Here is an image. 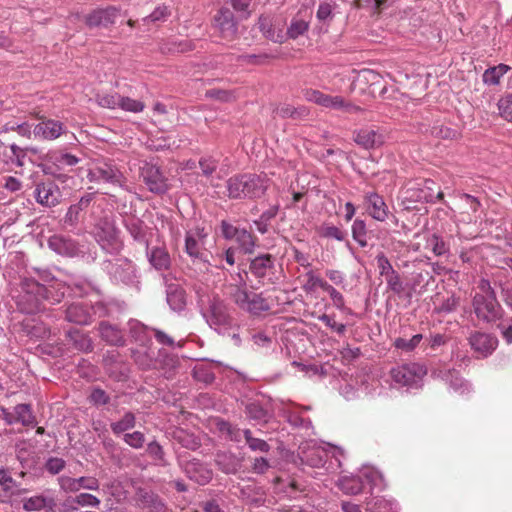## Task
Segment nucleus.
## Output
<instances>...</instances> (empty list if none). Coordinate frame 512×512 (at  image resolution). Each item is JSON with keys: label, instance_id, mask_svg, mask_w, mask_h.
<instances>
[{"label": "nucleus", "instance_id": "c85d7f7f", "mask_svg": "<svg viewBox=\"0 0 512 512\" xmlns=\"http://www.w3.org/2000/svg\"><path fill=\"white\" fill-rule=\"evenodd\" d=\"M55 502L51 497L44 495H36L27 498L23 502V508L25 511H45L49 512L54 507Z\"/></svg>", "mask_w": 512, "mask_h": 512}, {"label": "nucleus", "instance_id": "c03bdc74", "mask_svg": "<svg viewBox=\"0 0 512 512\" xmlns=\"http://www.w3.org/2000/svg\"><path fill=\"white\" fill-rule=\"evenodd\" d=\"M120 94L112 93V94H97L96 102L99 106L108 109H116L119 108L120 103Z\"/></svg>", "mask_w": 512, "mask_h": 512}, {"label": "nucleus", "instance_id": "ea45409f", "mask_svg": "<svg viewBox=\"0 0 512 512\" xmlns=\"http://www.w3.org/2000/svg\"><path fill=\"white\" fill-rule=\"evenodd\" d=\"M276 113L279 116H281L282 118H289V117L299 118V117L307 116L309 113V110L304 106L295 108L289 104H283L276 109Z\"/></svg>", "mask_w": 512, "mask_h": 512}, {"label": "nucleus", "instance_id": "ddd939ff", "mask_svg": "<svg viewBox=\"0 0 512 512\" xmlns=\"http://www.w3.org/2000/svg\"><path fill=\"white\" fill-rule=\"evenodd\" d=\"M66 131L62 122L54 119H42L33 127V136L39 140L53 141Z\"/></svg>", "mask_w": 512, "mask_h": 512}, {"label": "nucleus", "instance_id": "de8ad7c7", "mask_svg": "<svg viewBox=\"0 0 512 512\" xmlns=\"http://www.w3.org/2000/svg\"><path fill=\"white\" fill-rule=\"evenodd\" d=\"M72 502L81 507L99 508L101 501L98 497L90 493H80L76 495Z\"/></svg>", "mask_w": 512, "mask_h": 512}, {"label": "nucleus", "instance_id": "f3484780", "mask_svg": "<svg viewBox=\"0 0 512 512\" xmlns=\"http://www.w3.org/2000/svg\"><path fill=\"white\" fill-rule=\"evenodd\" d=\"M364 205L367 213L375 220L383 222L387 219L389 209L382 196L375 192L364 195Z\"/></svg>", "mask_w": 512, "mask_h": 512}, {"label": "nucleus", "instance_id": "49530a36", "mask_svg": "<svg viewBox=\"0 0 512 512\" xmlns=\"http://www.w3.org/2000/svg\"><path fill=\"white\" fill-rule=\"evenodd\" d=\"M326 452L322 449H311L305 454V461L311 467H322L326 461Z\"/></svg>", "mask_w": 512, "mask_h": 512}, {"label": "nucleus", "instance_id": "13d9d810", "mask_svg": "<svg viewBox=\"0 0 512 512\" xmlns=\"http://www.w3.org/2000/svg\"><path fill=\"white\" fill-rule=\"evenodd\" d=\"M170 15L168 8L166 6H158L155 10L147 17L142 19L144 24H148L149 22H159L165 21Z\"/></svg>", "mask_w": 512, "mask_h": 512}, {"label": "nucleus", "instance_id": "a18cd8bd", "mask_svg": "<svg viewBox=\"0 0 512 512\" xmlns=\"http://www.w3.org/2000/svg\"><path fill=\"white\" fill-rule=\"evenodd\" d=\"M403 200L408 202H429L431 196L423 193L420 187H411L403 191Z\"/></svg>", "mask_w": 512, "mask_h": 512}, {"label": "nucleus", "instance_id": "2f4dec72", "mask_svg": "<svg viewBox=\"0 0 512 512\" xmlns=\"http://www.w3.org/2000/svg\"><path fill=\"white\" fill-rule=\"evenodd\" d=\"M135 425L136 417L134 413L128 411L118 421L112 422L110 427L115 435H120L133 429Z\"/></svg>", "mask_w": 512, "mask_h": 512}, {"label": "nucleus", "instance_id": "9d476101", "mask_svg": "<svg viewBox=\"0 0 512 512\" xmlns=\"http://www.w3.org/2000/svg\"><path fill=\"white\" fill-rule=\"evenodd\" d=\"M60 488L67 493H76L80 490L98 491L100 482L94 476H81L73 478L70 476H61L58 478Z\"/></svg>", "mask_w": 512, "mask_h": 512}, {"label": "nucleus", "instance_id": "5fc2aeb1", "mask_svg": "<svg viewBox=\"0 0 512 512\" xmlns=\"http://www.w3.org/2000/svg\"><path fill=\"white\" fill-rule=\"evenodd\" d=\"M498 109L505 120L512 122V94H508L499 100Z\"/></svg>", "mask_w": 512, "mask_h": 512}, {"label": "nucleus", "instance_id": "7c9ffc66", "mask_svg": "<svg viewBox=\"0 0 512 512\" xmlns=\"http://www.w3.org/2000/svg\"><path fill=\"white\" fill-rule=\"evenodd\" d=\"M257 25L266 38L279 43L284 41L283 30L273 28L272 19L269 16H261Z\"/></svg>", "mask_w": 512, "mask_h": 512}, {"label": "nucleus", "instance_id": "6e6552de", "mask_svg": "<svg viewBox=\"0 0 512 512\" xmlns=\"http://www.w3.org/2000/svg\"><path fill=\"white\" fill-rule=\"evenodd\" d=\"M473 307L477 317L486 322H493L501 316L496 296H474Z\"/></svg>", "mask_w": 512, "mask_h": 512}, {"label": "nucleus", "instance_id": "5701e85b", "mask_svg": "<svg viewBox=\"0 0 512 512\" xmlns=\"http://www.w3.org/2000/svg\"><path fill=\"white\" fill-rule=\"evenodd\" d=\"M214 21L222 38L227 40L234 38L237 28L233 19V14L229 9H221L215 16Z\"/></svg>", "mask_w": 512, "mask_h": 512}, {"label": "nucleus", "instance_id": "58836bf2", "mask_svg": "<svg viewBox=\"0 0 512 512\" xmlns=\"http://www.w3.org/2000/svg\"><path fill=\"white\" fill-rule=\"evenodd\" d=\"M100 334L101 337L110 344H122V335L120 331L107 323H101Z\"/></svg>", "mask_w": 512, "mask_h": 512}, {"label": "nucleus", "instance_id": "69168bd1", "mask_svg": "<svg viewBox=\"0 0 512 512\" xmlns=\"http://www.w3.org/2000/svg\"><path fill=\"white\" fill-rule=\"evenodd\" d=\"M361 476L366 479V481L374 486L378 485L379 482L382 481L381 473L370 467H365L361 471Z\"/></svg>", "mask_w": 512, "mask_h": 512}, {"label": "nucleus", "instance_id": "774afa93", "mask_svg": "<svg viewBox=\"0 0 512 512\" xmlns=\"http://www.w3.org/2000/svg\"><path fill=\"white\" fill-rule=\"evenodd\" d=\"M387 286L389 289H391L393 292L399 294L403 291V285L402 281L400 279L399 274L394 271L392 274H389L385 277Z\"/></svg>", "mask_w": 512, "mask_h": 512}, {"label": "nucleus", "instance_id": "4d7b16f0", "mask_svg": "<svg viewBox=\"0 0 512 512\" xmlns=\"http://www.w3.org/2000/svg\"><path fill=\"white\" fill-rule=\"evenodd\" d=\"M427 248L431 249L437 256H441L447 252L444 241L436 234L431 235L427 239Z\"/></svg>", "mask_w": 512, "mask_h": 512}, {"label": "nucleus", "instance_id": "bb28decb", "mask_svg": "<svg viewBox=\"0 0 512 512\" xmlns=\"http://www.w3.org/2000/svg\"><path fill=\"white\" fill-rule=\"evenodd\" d=\"M66 319L80 325H86L91 320V314L82 303H73L66 310Z\"/></svg>", "mask_w": 512, "mask_h": 512}, {"label": "nucleus", "instance_id": "a211bd4d", "mask_svg": "<svg viewBox=\"0 0 512 512\" xmlns=\"http://www.w3.org/2000/svg\"><path fill=\"white\" fill-rule=\"evenodd\" d=\"M119 9L114 6H109L105 9H96L85 16V23L87 26L93 27H107L113 24L118 17Z\"/></svg>", "mask_w": 512, "mask_h": 512}, {"label": "nucleus", "instance_id": "b1692460", "mask_svg": "<svg viewBox=\"0 0 512 512\" xmlns=\"http://www.w3.org/2000/svg\"><path fill=\"white\" fill-rule=\"evenodd\" d=\"M184 472L191 480L200 485H205L212 479V471L196 459L185 464Z\"/></svg>", "mask_w": 512, "mask_h": 512}, {"label": "nucleus", "instance_id": "864d4df0", "mask_svg": "<svg viewBox=\"0 0 512 512\" xmlns=\"http://www.w3.org/2000/svg\"><path fill=\"white\" fill-rule=\"evenodd\" d=\"M123 441L134 449H140L144 446L145 435L140 431L125 433L123 435Z\"/></svg>", "mask_w": 512, "mask_h": 512}, {"label": "nucleus", "instance_id": "79ce46f5", "mask_svg": "<svg viewBox=\"0 0 512 512\" xmlns=\"http://www.w3.org/2000/svg\"><path fill=\"white\" fill-rule=\"evenodd\" d=\"M243 435H244V438H245V441H246L248 447L252 451L266 453L270 450V445L262 439L253 437L252 432L250 430H248V429L244 430Z\"/></svg>", "mask_w": 512, "mask_h": 512}, {"label": "nucleus", "instance_id": "c9c22d12", "mask_svg": "<svg viewBox=\"0 0 512 512\" xmlns=\"http://www.w3.org/2000/svg\"><path fill=\"white\" fill-rule=\"evenodd\" d=\"M327 283V281L323 280L318 275H316L312 270H310L304 274V283L302 288L307 293H313L318 288H321L323 290Z\"/></svg>", "mask_w": 512, "mask_h": 512}, {"label": "nucleus", "instance_id": "39448f33", "mask_svg": "<svg viewBox=\"0 0 512 512\" xmlns=\"http://www.w3.org/2000/svg\"><path fill=\"white\" fill-rule=\"evenodd\" d=\"M427 374V369L419 363L397 366L390 372L393 382L399 386L418 387Z\"/></svg>", "mask_w": 512, "mask_h": 512}, {"label": "nucleus", "instance_id": "bf43d9fd", "mask_svg": "<svg viewBox=\"0 0 512 512\" xmlns=\"http://www.w3.org/2000/svg\"><path fill=\"white\" fill-rule=\"evenodd\" d=\"M147 453L150 457H152L154 460L159 462L162 465L166 464L165 460V453L163 451L162 446L156 442L152 441L147 445Z\"/></svg>", "mask_w": 512, "mask_h": 512}, {"label": "nucleus", "instance_id": "20e7f679", "mask_svg": "<svg viewBox=\"0 0 512 512\" xmlns=\"http://www.w3.org/2000/svg\"><path fill=\"white\" fill-rule=\"evenodd\" d=\"M303 96L308 102L315 103L324 108L340 110L345 113H358L361 108L350 101H347L342 96H332L324 94L323 92L315 89L303 90Z\"/></svg>", "mask_w": 512, "mask_h": 512}, {"label": "nucleus", "instance_id": "4be33fe9", "mask_svg": "<svg viewBox=\"0 0 512 512\" xmlns=\"http://www.w3.org/2000/svg\"><path fill=\"white\" fill-rule=\"evenodd\" d=\"M96 234L103 248L111 251L120 249L121 242L118 238V231L112 223L105 221L103 226H99Z\"/></svg>", "mask_w": 512, "mask_h": 512}, {"label": "nucleus", "instance_id": "603ef678", "mask_svg": "<svg viewBox=\"0 0 512 512\" xmlns=\"http://www.w3.org/2000/svg\"><path fill=\"white\" fill-rule=\"evenodd\" d=\"M448 382L450 387L459 394H465L470 390L469 384L456 372L449 373Z\"/></svg>", "mask_w": 512, "mask_h": 512}, {"label": "nucleus", "instance_id": "473e14b6", "mask_svg": "<svg viewBox=\"0 0 512 512\" xmlns=\"http://www.w3.org/2000/svg\"><path fill=\"white\" fill-rule=\"evenodd\" d=\"M14 413L17 423H21L23 426H34L36 424V418L30 405L18 404L14 407Z\"/></svg>", "mask_w": 512, "mask_h": 512}, {"label": "nucleus", "instance_id": "7ed1b4c3", "mask_svg": "<svg viewBox=\"0 0 512 512\" xmlns=\"http://www.w3.org/2000/svg\"><path fill=\"white\" fill-rule=\"evenodd\" d=\"M208 232L204 227H195L186 232L185 252L191 258L197 273L209 272L210 262L205 249Z\"/></svg>", "mask_w": 512, "mask_h": 512}, {"label": "nucleus", "instance_id": "6ab92c4d", "mask_svg": "<svg viewBox=\"0 0 512 512\" xmlns=\"http://www.w3.org/2000/svg\"><path fill=\"white\" fill-rule=\"evenodd\" d=\"M471 348L482 357L490 355L497 347L498 340L487 333L475 332L469 338Z\"/></svg>", "mask_w": 512, "mask_h": 512}, {"label": "nucleus", "instance_id": "e2e57ef3", "mask_svg": "<svg viewBox=\"0 0 512 512\" xmlns=\"http://www.w3.org/2000/svg\"><path fill=\"white\" fill-rule=\"evenodd\" d=\"M318 319L323 322L327 327L336 331L338 334L342 335L346 331V326L342 323H337L333 316L322 314L318 317Z\"/></svg>", "mask_w": 512, "mask_h": 512}, {"label": "nucleus", "instance_id": "393cba45", "mask_svg": "<svg viewBox=\"0 0 512 512\" xmlns=\"http://www.w3.org/2000/svg\"><path fill=\"white\" fill-rule=\"evenodd\" d=\"M147 257L156 270H167L171 265L170 255L164 247L147 246Z\"/></svg>", "mask_w": 512, "mask_h": 512}, {"label": "nucleus", "instance_id": "aec40b11", "mask_svg": "<svg viewBox=\"0 0 512 512\" xmlns=\"http://www.w3.org/2000/svg\"><path fill=\"white\" fill-rule=\"evenodd\" d=\"M46 165L55 167L56 170H65L68 167H73L79 163V159L70 153L60 150H51L45 156ZM52 167L47 166L50 170Z\"/></svg>", "mask_w": 512, "mask_h": 512}, {"label": "nucleus", "instance_id": "e433bc0d", "mask_svg": "<svg viewBox=\"0 0 512 512\" xmlns=\"http://www.w3.org/2000/svg\"><path fill=\"white\" fill-rule=\"evenodd\" d=\"M340 489L351 495H356L363 490V482L360 477H343L339 480Z\"/></svg>", "mask_w": 512, "mask_h": 512}, {"label": "nucleus", "instance_id": "a19ab883", "mask_svg": "<svg viewBox=\"0 0 512 512\" xmlns=\"http://www.w3.org/2000/svg\"><path fill=\"white\" fill-rule=\"evenodd\" d=\"M367 512H397L396 504L385 498H377L373 503H368Z\"/></svg>", "mask_w": 512, "mask_h": 512}, {"label": "nucleus", "instance_id": "338daca9", "mask_svg": "<svg viewBox=\"0 0 512 512\" xmlns=\"http://www.w3.org/2000/svg\"><path fill=\"white\" fill-rule=\"evenodd\" d=\"M103 490L110 496L114 497L117 501H119L123 495L120 482L117 480L105 483L103 485Z\"/></svg>", "mask_w": 512, "mask_h": 512}, {"label": "nucleus", "instance_id": "f03ea898", "mask_svg": "<svg viewBox=\"0 0 512 512\" xmlns=\"http://www.w3.org/2000/svg\"><path fill=\"white\" fill-rule=\"evenodd\" d=\"M269 184L266 174L245 173L230 177L226 187L231 199H257L265 194Z\"/></svg>", "mask_w": 512, "mask_h": 512}, {"label": "nucleus", "instance_id": "4c0bfd02", "mask_svg": "<svg viewBox=\"0 0 512 512\" xmlns=\"http://www.w3.org/2000/svg\"><path fill=\"white\" fill-rule=\"evenodd\" d=\"M247 416L257 422H267L270 414L258 402H251L246 406Z\"/></svg>", "mask_w": 512, "mask_h": 512}, {"label": "nucleus", "instance_id": "0eeeda50", "mask_svg": "<svg viewBox=\"0 0 512 512\" xmlns=\"http://www.w3.org/2000/svg\"><path fill=\"white\" fill-rule=\"evenodd\" d=\"M87 177L90 182L108 183L122 186L124 176L122 172L111 163L99 162L94 164L88 171Z\"/></svg>", "mask_w": 512, "mask_h": 512}, {"label": "nucleus", "instance_id": "f704fd0d", "mask_svg": "<svg viewBox=\"0 0 512 512\" xmlns=\"http://www.w3.org/2000/svg\"><path fill=\"white\" fill-rule=\"evenodd\" d=\"M234 239L244 253L250 254L254 251L256 238L249 231L240 229Z\"/></svg>", "mask_w": 512, "mask_h": 512}, {"label": "nucleus", "instance_id": "3c124183", "mask_svg": "<svg viewBox=\"0 0 512 512\" xmlns=\"http://www.w3.org/2000/svg\"><path fill=\"white\" fill-rule=\"evenodd\" d=\"M127 229L135 240L146 242V228L143 222L138 219L131 220L127 224Z\"/></svg>", "mask_w": 512, "mask_h": 512}, {"label": "nucleus", "instance_id": "cd10ccee", "mask_svg": "<svg viewBox=\"0 0 512 512\" xmlns=\"http://www.w3.org/2000/svg\"><path fill=\"white\" fill-rule=\"evenodd\" d=\"M18 486L7 470L0 468V501L6 502L16 495Z\"/></svg>", "mask_w": 512, "mask_h": 512}, {"label": "nucleus", "instance_id": "9b49d317", "mask_svg": "<svg viewBox=\"0 0 512 512\" xmlns=\"http://www.w3.org/2000/svg\"><path fill=\"white\" fill-rule=\"evenodd\" d=\"M61 191L52 181H42L36 184L34 197L38 204L44 207H54L61 201Z\"/></svg>", "mask_w": 512, "mask_h": 512}, {"label": "nucleus", "instance_id": "09e8293b", "mask_svg": "<svg viewBox=\"0 0 512 512\" xmlns=\"http://www.w3.org/2000/svg\"><path fill=\"white\" fill-rule=\"evenodd\" d=\"M423 336L421 334L414 335L411 339H405V338H396L394 341V346L397 349H400L405 352H410L414 350L419 343L421 342Z\"/></svg>", "mask_w": 512, "mask_h": 512}, {"label": "nucleus", "instance_id": "8fccbe9b", "mask_svg": "<svg viewBox=\"0 0 512 512\" xmlns=\"http://www.w3.org/2000/svg\"><path fill=\"white\" fill-rule=\"evenodd\" d=\"M353 239L362 247L367 244L366 241V224L363 220L356 219L352 224Z\"/></svg>", "mask_w": 512, "mask_h": 512}, {"label": "nucleus", "instance_id": "c756f323", "mask_svg": "<svg viewBox=\"0 0 512 512\" xmlns=\"http://www.w3.org/2000/svg\"><path fill=\"white\" fill-rule=\"evenodd\" d=\"M167 303L172 310L182 311L186 306L185 291L177 285H169L167 288Z\"/></svg>", "mask_w": 512, "mask_h": 512}, {"label": "nucleus", "instance_id": "423d86ee", "mask_svg": "<svg viewBox=\"0 0 512 512\" xmlns=\"http://www.w3.org/2000/svg\"><path fill=\"white\" fill-rule=\"evenodd\" d=\"M233 301L242 309L252 314H259L270 309L268 301L261 294L248 292L246 289L235 288L231 292Z\"/></svg>", "mask_w": 512, "mask_h": 512}, {"label": "nucleus", "instance_id": "052dcab7", "mask_svg": "<svg viewBox=\"0 0 512 512\" xmlns=\"http://www.w3.org/2000/svg\"><path fill=\"white\" fill-rule=\"evenodd\" d=\"M320 233L323 237L333 238L338 241H343L345 239V233L340 230L338 227L333 225H324L321 227Z\"/></svg>", "mask_w": 512, "mask_h": 512}, {"label": "nucleus", "instance_id": "412c9836", "mask_svg": "<svg viewBox=\"0 0 512 512\" xmlns=\"http://www.w3.org/2000/svg\"><path fill=\"white\" fill-rule=\"evenodd\" d=\"M136 504L140 508L148 509L149 512H164L166 505L162 499L153 491L139 489L136 493Z\"/></svg>", "mask_w": 512, "mask_h": 512}, {"label": "nucleus", "instance_id": "6e6d98bb", "mask_svg": "<svg viewBox=\"0 0 512 512\" xmlns=\"http://www.w3.org/2000/svg\"><path fill=\"white\" fill-rule=\"evenodd\" d=\"M308 30V23L302 19H293L288 30L287 34L290 38H297L300 35H303Z\"/></svg>", "mask_w": 512, "mask_h": 512}, {"label": "nucleus", "instance_id": "72a5a7b5", "mask_svg": "<svg viewBox=\"0 0 512 512\" xmlns=\"http://www.w3.org/2000/svg\"><path fill=\"white\" fill-rule=\"evenodd\" d=\"M509 70L510 67L505 64L491 67L483 73V82L487 85H497Z\"/></svg>", "mask_w": 512, "mask_h": 512}, {"label": "nucleus", "instance_id": "1a4fd4ad", "mask_svg": "<svg viewBox=\"0 0 512 512\" xmlns=\"http://www.w3.org/2000/svg\"><path fill=\"white\" fill-rule=\"evenodd\" d=\"M250 272L262 283H273L275 277V260L270 254L255 257L249 266Z\"/></svg>", "mask_w": 512, "mask_h": 512}, {"label": "nucleus", "instance_id": "2eb2a0df", "mask_svg": "<svg viewBox=\"0 0 512 512\" xmlns=\"http://www.w3.org/2000/svg\"><path fill=\"white\" fill-rule=\"evenodd\" d=\"M48 247L64 257H76L81 253L76 240L65 235H53L48 239Z\"/></svg>", "mask_w": 512, "mask_h": 512}, {"label": "nucleus", "instance_id": "0e129e2a", "mask_svg": "<svg viewBox=\"0 0 512 512\" xmlns=\"http://www.w3.org/2000/svg\"><path fill=\"white\" fill-rule=\"evenodd\" d=\"M81 212L82 211L79 209V207H76L74 204L71 205L68 208V211L64 218L65 224L70 227L76 226L80 220Z\"/></svg>", "mask_w": 512, "mask_h": 512}, {"label": "nucleus", "instance_id": "a878e982", "mask_svg": "<svg viewBox=\"0 0 512 512\" xmlns=\"http://www.w3.org/2000/svg\"><path fill=\"white\" fill-rule=\"evenodd\" d=\"M355 142L365 149H372L384 143V137L373 129H361L355 136Z\"/></svg>", "mask_w": 512, "mask_h": 512}, {"label": "nucleus", "instance_id": "37998d69", "mask_svg": "<svg viewBox=\"0 0 512 512\" xmlns=\"http://www.w3.org/2000/svg\"><path fill=\"white\" fill-rule=\"evenodd\" d=\"M119 108L126 112L140 113L144 110V102L126 96H120Z\"/></svg>", "mask_w": 512, "mask_h": 512}, {"label": "nucleus", "instance_id": "f257e3e1", "mask_svg": "<svg viewBox=\"0 0 512 512\" xmlns=\"http://www.w3.org/2000/svg\"><path fill=\"white\" fill-rule=\"evenodd\" d=\"M66 291V284L60 281L45 286L33 278H25L21 282V294L17 304L23 312L33 314L40 310L43 300L51 304L60 303Z\"/></svg>", "mask_w": 512, "mask_h": 512}, {"label": "nucleus", "instance_id": "dca6fc26", "mask_svg": "<svg viewBox=\"0 0 512 512\" xmlns=\"http://www.w3.org/2000/svg\"><path fill=\"white\" fill-rule=\"evenodd\" d=\"M207 322L215 330L226 328L231 323L226 305L219 299H213L210 303Z\"/></svg>", "mask_w": 512, "mask_h": 512}, {"label": "nucleus", "instance_id": "f8f14e48", "mask_svg": "<svg viewBox=\"0 0 512 512\" xmlns=\"http://www.w3.org/2000/svg\"><path fill=\"white\" fill-rule=\"evenodd\" d=\"M141 177L149 190L153 193L161 194L168 189L167 179L161 173L159 167L152 163L146 162L141 167Z\"/></svg>", "mask_w": 512, "mask_h": 512}, {"label": "nucleus", "instance_id": "680f3d73", "mask_svg": "<svg viewBox=\"0 0 512 512\" xmlns=\"http://www.w3.org/2000/svg\"><path fill=\"white\" fill-rule=\"evenodd\" d=\"M376 261L381 276L386 277L387 275L392 274V272L395 271L389 259L384 255V253H379L376 256Z\"/></svg>", "mask_w": 512, "mask_h": 512}, {"label": "nucleus", "instance_id": "4468645a", "mask_svg": "<svg viewBox=\"0 0 512 512\" xmlns=\"http://www.w3.org/2000/svg\"><path fill=\"white\" fill-rule=\"evenodd\" d=\"M107 270L116 282L131 284L136 278L135 266L127 259H117L115 262H109Z\"/></svg>", "mask_w": 512, "mask_h": 512}]
</instances>
